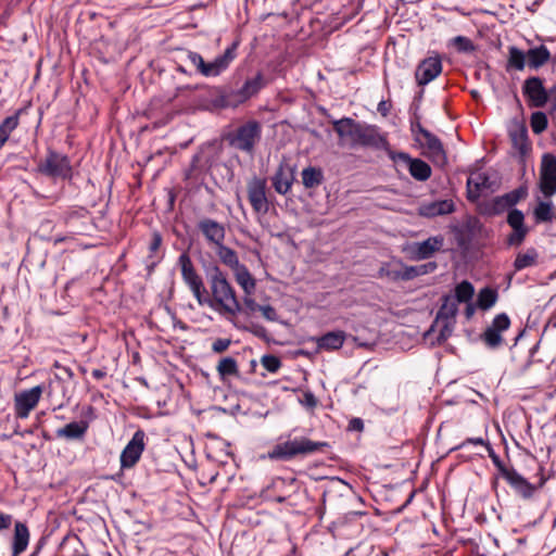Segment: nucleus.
Listing matches in <instances>:
<instances>
[{
	"mask_svg": "<svg viewBox=\"0 0 556 556\" xmlns=\"http://www.w3.org/2000/svg\"><path fill=\"white\" fill-rule=\"evenodd\" d=\"M211 295L206 290L201 294L198 304L208 306L220 315L236 317L243 311L237 292L231 286L225 273L218 266H214L208 276Z\"/></svg>",
	"mask_w": 556,
	"mask_h": 556,
	"instance_id": "obj_1",
	"label": "nucleus"
},
{
	"mask_svg": "<svg viewBox=\"0 0 556 556\" xmlns=\"http://www.w3.org/2000/svg\"><path fill=\"white\" fill-rule=\"evenodd\" d=\"M539 191L541 195L536 197L538 205L534 208L535 222H548L553 217L552 201H545L556 192V156L546 153L542 157L539 178Z\"/></svg>",
	"mask_w": 556,
	"mask_h": 556,
	"instance_id": "obj_2",
	"label": "nucleus"
},
{
	"mask_svg": "<svg viewBox=\"0 0 556 556\" xmlns=\"http://www.w3.org/2000/svg\"><path fill=\"white\" fill-rule=\"evenodd\" d=\"M333 129L340 137L341 143L350 147L378 148L384 141L375 127L359 124L350 117L334 121Z\"/></svg>",
	"mask_w": 556,
	"mask_h": 556,
	"instance_id": "obj_3",
	"label": "nucleus"
},
{
	"mask_svg": "<svg viewBox=\"0 0 556 556\" xmlns=\"http://www.w3.org/2000/svg\"><path fill=\"white\" fill-rule=\"evenodd\" d=\"M328 446L326 442H316L306 437L289 439L276 444L267 454L271 460H291L315 454Z\"/></svg>",
	"mask_w": 556,
	"mask_h": 556,
	"instance_id": "obj_4",
	"label": "nucleus"
},
{
	"mask_svg": "<svg viewBox=\"0 0 556 556\" xmlns=\"http://www.w3.org/2000/svg\"><path fill=\"white\" fill-rule=\"evenodd\" d=\"M549 58L551 53L543 45L530 48L526 52L511 46L508 48L507 68L522 71L526 66H529L530 68L536 70L544 65Z\"/></svg>",
	"mask_w": 556,
	"mask_h": 556,
	"instance_id": "obj_5",
	"label": "nucleus"
},
{
	"mask_svg": "<svg viewBox=\"0 0 556 556\" xmlns=\"http://www.w3.org/2000/svg\"><path fill=\"white\" fill-rule=\"evenodd\" d=\"M262 137V125L255 119L248 121L228 135L231 147L245 153H253Z\"/></svg>",
	"mask_w": 556,
	"mask_h": 556,
	"instance_id": "obj_6",
	"label": "nucleus"
},
{
	"mask_svg": "<svg viewBox=\"0 0 556 556\" xmlns=\"http://www.w3.org/2000/svg\"><path fill=\"white\" fill-rule=\"evenodd\" d=\"M37 170L46 176L66 179L72 176V166L66 155L49 150L38 163Z\"/></svg>",
	"mask_w": 556,
	"mask_h": 556,
	"instance_id": "obj_7",
	"label": "nucleus"
},
{
	"mask_svg": "<svg viewBox=\"0 0 556 556\" xmlns=\"http://www.w3.org/2000/svg\"><path fill=\"white\" fill-rule=\"evenodd\" d=\"M178 265L180 267L184 282L188 286L195 300H200L201 294L204 292L205 286L188 253L180 254L178 257Z\"/></svg>",
	"mask_w": 556,
	"mask_h": 556,
	"instance_id": "obj_8",
	"label": "nucleus"
},
{
	"mask_svg": "<svg viewBox=\"0 0 556 556\" xmlns=\"http://www.w3.org/2000/svg\"><path fill=\"white\" fill-rule=\"evenodd\" d=\"M248 198L253 211L256 214L265 215L269 210V202L266 195L267 182L264 178L253 177L248 182Z\"/></svg>",
	"mask_w": 556,
	"mask_h": 556,
	"instance_id": "obj_9",
	"label": "nucleus"
},
{
	"mask_svg": "<svg viewBox=\"0 0 556 556\" xmlns=\"http://www.w3.org/2000/svg\"><path fill=\"white\" fill-rule=\"evenodd\" d=\"M443 236H433L421 242H413L405 248L412 260L420 261L431 257L443 247Z\"/></svg>",
	"mask_w": 556,
	"mask_h": 556,
	"instance_id": "obj_10",
	"label": "nucleus"
},
{
	"mask_svg": "<svg viewBox=\"0 0 556 556\" xmlns=\"http://www.w3.org/2000/svg\"><path fill=\"white\" fill-rule=\"evenodd\" d=\"M144 432L138 430L134 433L131 440L127 443L121 454L122 469L132 468L141 457L144 451Z\"/></svg>",
	"mask_w": 556,
	"mask_h": 556,
	"instance_id": "obj_11",
	"label": "nucleus"
},
{
	"mask_svg": "<svg viewBox=\"0 0 556 556\" xmlns=\"http://www.w3.org/2000/svg\"><path fill=\"white\" fill-rule=\"evenodd\" d=\"M416 141H418L426 150V154L432 160V162L439 165H444L446 163V154L443 144L437 136L427 129H421V138L417 136Z\"/></svg>",
	"mask_w": 556,
	"mask_h": 556,
	"instance_id": "obj_12",
	"label": "nucleus"
},
{
	"mask_svg": "<svg viewBox=\"0 0 556 556\" xmlns=\"http://www.w3.org/2000/svg\"><path fill=\"white\" fill-rule=\"evenodd\" d=\"M43 388L36 386L29 390L22 391L15 395V413L20 418H27L29 413L37 406Z\"/></svg>",
	"mask_w": 556,
	"mask_h": 556,
	"instance_id": "obj_13",
	"label": "nucleus"
},
{
	"mask_svg": "<svg viewBox=\"0 0 556 556\" xmlns=\"http://www.w3.org/2000/svg\"><path fill=\"white\" fill-rule=\"evenodd\" d=\"M236 49L237 43H232L222 55L215 58L212 62L204 61V65L201 68L200 74L205 77H215L222 74L235 60Z\"/></svg>",
	"mask_w": 556,
	"mask_h": 556,
	"instance_id": "obj_14",
	"label": "nucleus"
},
{
	"mask_svg": "<svg viewBox=\"0 0 556 556\" xmlns=\"http://www.w3.org/2000/svg\"><path fill=\"white\" fill-rule=\"evenodd\" d=\"M442 72V63L438 56H430L419 63L415 78L419 86H425L437 78Z\"/></svg>",
	"mask_w": 556,
	"mask_h": 556,
	"instance_id": "obj_15",
	"label": "nucleus"
},
{
	"mask_svg": "<svg viewBox=\"0 0 556 556\" xmlns=\"http://www.w3.org/2000/svg\"><path fill=\"white\" fill-rule=\"evenodd\" d=\"M522 91L531 106L541 108L547 102V92L539 77L526 79Z\"/></svg>",
	"mask_w": 556,
	"mask_h": 556,
	"instance_id": "obj_16",
	"label": "nucleus"
},
{
	"mask_svg": "<svg viewBox=\"0 0 556 556\" xmlns=\"http://www.w3.org/2000/svg\"><path fill=\"white\" fill-rule=\"evenodd\" d=\"M510 320L506 314H498L494 317L492 325L486 328L483 333V340L490 348L501 345L503 338L502 332L509 328Z\"/></svg>",
	"mask_w": 556,
	"mask_h": 556,
	"instance_id": "obj_17",
	"label": "nucleus"
},
{
	"mask_svg": "<svg viewBox=\"0 0 556 556\" xmlns=\"http://www.w3.org/2000/svg\"><path fill=\"white\" fill-rule=\"evenodd\" d=\"M198 228L206 241L215 248L224 243L226 230L223 224L211 218H204L198 223Z\"/></svg>",
	"mask_w": 556,
	"mask_h": 556,
	"instance_id": "obj_18",
	"label": "nucleus"
},
{
	"mask_svg": "<svg viewBox=\"0 0 556 556\" xmlns=\"http://www.w3.org/2000/svg\"><path fill=\"white\" fill-rule=\"evenodd\" d=\"M525 216L519 210H511L507 216V223L513 228V232L508 237L510 245H519L526 238L528 228L523 225Z\"/></svg>",
	"mask_w": 556,
	"mask_h": 556,
	"instance_id": "obj_19",
	"label": "nucleus"
},
{
	"mask_svg": "<svg viewBox=\"0 0 556 556\" xmlns=\"http://www.w3.org/2000/svg\"><path fill=\"white\" fill-rule=\"evenodd\" d=\"M455 210L452 200H439L433 202L422 203L418 207V214L422 217L432 218L437 216L447 215Z\"/></svg>",
	"mask_w": 556,
	"mask_h": 556,
	"instance_id": "obj_20",
	"label": "nucleus"
},
{
	"mask_svg": "<svg viewBox=\"0 0 556 556\" xmlns=\"http://www.w3.org/2000/svg\"><path fill=\"white\" fill-rule=\"evenodd\" d=\"M30 540V532L25 522L15 521L12 538V556H18L27 549Z\"/></svg>",
	"mask_w": 556,
	"mask_h": 556,
	"instance_id": "obj_21",
	"label": "nucleus"
},
{
	"mask_svg": "<svg viewBox=\"0 0 556 556\" xmlns=\"http://www.w3.org/2000/svg\"><path fill=\"white\" fill-rule=\"evenodd\" d=\"M399 157L408 165L409 174L419 181H425L431 176V167L420 159H412L406 153H400Z\"/></svg>",
	"mask_w": 556,
	"mask_h": 556,
	"instance_id": "obj_22",
	"label": "nucleus"
},
{
	"mask_svg": "<svg viewBox=\"0 0 556 556\" xmlns=\"http://www.w3.org/2000/svg\"><path fill=\"white\" fill-rule=\"evenodd\" d=\"M293 175L288 166L281 164L271 178L273 187L279 194H287L292 186Z\"/></svg>",
	"mask_w": 556,
	"mask_h": 556,
	"instance_id": "obj_23",
	"label": "nucleus"
},
{
	"mask_svg": "<svg viewBox=\"0 0 556 556\" xmlns=\"http://www.w3.org/2000/svg\"><path fill=\"white\" fill-rule=\"evenodd\" d=\"M491 188L489 177L483 173H473L467 180L468 198L475 200Z\"/></svg>",
	"mask_w": 556,
	"mask_h": 556,
	"instance_id": "obj_24",
	"label": "nucleus"
},
{
	"mask_svg": "<svg viewBox=\"0 0 556 556\" xmlns=\"http://www.w3.org/2000/svg\"><path fill=\"white\" fill-rule=\"evenodd\" d=\"M503 476L508 483L522 496L528 497L532 494V485L513 469H503Z\"/></svg>",
	"mask_w": 556,
	"mask_h": 556,
	"instance_id": "obj_25",
	"label": "nucleus"
},
{
	"mask_svg": "<svg viewBox=\"0 0 556 556\" xmlns=\"http://www.w3.org/2000/svg\"><path fill=\"white\" fill-rule=\"evenodd\" d=\"M236 282L242 289L243 293H254L256 289V280L249 271L245 265H240L232 270Z\"/></svg>",
	"mask_w": 556,
	"mask_h": 556,
	"instance_id": "obj_26",
	"label": "nucleus"
},
{
	"mask_svg": "<svg viewBox=\"0 0 556 556\" xmlns=\"http://www.w3.org/2000/svg\"><path fill=\"white\" fill-rule=\"evenodd\" d=\"M87 421H73L56 430L58 438H64L67 440L81 439L88 430Z\"/></svg>",
	"mask_w": 556,
	"mask_h": 556,
	"instance_id": "obj_27",
	"label": "nucleus"
},
{
	"mask_svg": "<svg viewBox=\"0 0 556 556\" xmlns=\"http://www.w3.org/2000/svg\"><path fill=\"white\" fill-rule=\"evenodd\" d=\"M433 269L435 264H426L421 266H403L401 270H392L388 275L392 279L410 280L417 276L428 273V268Z\"/></svg>",
	"mask_w": 556,
	"mask_h": 556,
	"instance_id": "obj_28",
	"label": "nucleus"
},
{
	"mask_svg": "<svg viewBox=\"0 0 556 556\" xmlns=\"http://www.w3.org/2000/svg\"><path fill=\"white\" fill-rule=\"evenodd\" d=\"M511 207V204L506 194L496 197L481 206V213L489 216L502 214L504 211Z\"/></svg>",
	"mask_w": 556,
	"mask_h": 556,
	"instance_id": "obj_29",
	"label": "nucleus"
},
{
	"mask_svg": "<svg viewBox=\"0 0 556 556\" xmlns=\"http://www.w3.org/2000/svg\"><path fill=\"white\" fill-rule=\"evenodd\" d=\"M345 341V334L343 331H331L317 340V345L319 349L325 350H338L340 349Z\"/></svg>",
	"mask_w": 556,
	"mask_h": 556,
	"instance_id": "obj_30",
	"label": "nucleus"
},
{
	"mask_svg": "<svg viewBox=\"0 0 556 556\" xmlns=\"http://www.w3.org/2000/svg\"><path fill=\"white\" fill-rule=\"evenodd\" d=\"M458 312V302L453 295H444L443 303L438 312L437 321L453 320Z\"/></svg>",
	"mask_w": 556,
	"mask_h": 556,
	"instance_id": "obj_31",
	"label": "nucleus"
},
{
	"mask_svg": "<svg viewBox=\"0 0 556 556\" xmlns=\"http://www.w3.org/2000/svg\"><path fill=\"white\" fill-rule=\"evenodd\" d=\"M216 249V254L219 261L231 270L236 269L240 265H242L239 261L238 254L231 248L225 245L224 243L218 245Z\"/></svg>",
	"mask_w": 556,
	"mask_h": 556,
	"instance_id": "obj_32",
	"label": "nucleus"
},
{
	"mask_svg": "<svg viewBox=\"0 0 556 556\" xmlns=\"http://www.w3.org/2000/svg\"><path fill=\"white\" fill-rule=\"evenodd\" d=\"M247 101L245 96L241 89L229 90L222 93L217 100V103L222 108H237Z\"/></svg>",
	"mask_w": 556,
	"mask_h": 556,
	"instance_id": "obj_33",
	"label": "nucleus"
},
{
	"mask_svg": "<svg viewBox=\"0 0 556 556\" xmlns=\"http://www.w3.org/2000/svg\"><path fill=\"white\" fill-rule=\"evenodd\" d=\"M220 380L225 381L230 376H239L238 363L233 357H223L216 367Z\"/></svg>",
	"mask_w": 556,
	"mask_h": 556,
	"instance_id": "obj_34",
	"label": "nucleus"
},
{
	"mask_svg": "<svg viewBox=\"0 0 556 556\" xmlns=\"http://www.w3.org/2000/svg\"><path fill=\"white\" fill-rule=\"evenodd\" d=\"M302 182L305 188L311 189L319 186L323 182V170L317 167H306L301 173Z\"/></svg>",
	"mask_w": 556,
	"mask_h": 556,
	"instance_id": "obj_35",
	"label": "nucleus"
},
{
	"mask_svg": "<svg viewBox=\"0 0 556 556\" xmlns=\"http://www.w3.org/2000/svg\"><path fill=\"white\" fill-rule=\"evenodd\" d=\"M497 300V292L492 288H483L478 293L477 305L480 309L491 308Z\"/></svg>",
	"mask_w": 556,
	"mask_h": 556,
	"instance_id": "obj_36",
	"label": "nucleus"
},
{
	"mask_svg": "<svg viewBox=\"0 0 556 556\" xmlns=\"http://www.w3.org/2000/svg\"><path fill=\"white\" fill-rule=\"evenodd\" d=\"M536 258L538 253L533 249H530L525 253H518L514 262L515 271H519L535 265Z\"/></svg>",
	"mask_w": 556,
	"mask_h": 556,
	"instance_id": "obj_37",
	"label": "nucleus"
},
{
	"mask_svg": "<svg viewBox=\"0 0 556 556\" xmlns=\"http://www.w3.org/2000/svg\"><path fill=\"white\" fill-rule=\"evenodd\" d=\"M265 86L264 77L258 73L254 78L248 79L240 88L247 100L255 96Z\"/></svg>",
	"mask_w": 556,
	"mask_h": 556,
	"instance_id": "obj_38",
	"label": "nucleus"
},
{
	"mask_svg": "<svg viewBox=\"0 0 556 556\" xmlns=\"http://www.w3.org/2000/svg\"><path fill=\"white\" fill-rule=\"evenodd\" d=\"M475 293V289L469 281H463L455 288V300H457L458 303H468L472 295Z\"/></svg>",
	"mask_w": 556,
	"mask_h": 556,
	"instance_id": "obj_39",
	"label": "nucleus"
},
{
	"mask_svg": "<svg viewBox=\"0 0 556 556\" xmlns=\"http://www.w3.org/2000/svg\"><path fill=\"white\" fill-rule=\"evenodd\" d=\"M18 123H20L18 113L8 116L0 124V137H2L7 141L10 137L11 132L18 126Z\"/></svg>",
	"mask_w": 556,
	"mask_h": 556,
	"instance_id": "obj_40",
	"label": "nucleus"
},
{
	"mask_svg": "<svg viewBox=\"0 0 556 556\" xmlns=\"http://www.w3.org/2000/svg\"><path fill=\"white\" fill-rule=\"evenodd\" d=\"M547 126L546 115L542 112H535L531 116V128L535 134H541Z\"/></svg>",
	"mask_w": 556,
	"mask_h": 556,
	"instance_id": "obj_41",
	"label": "nucleus"
},
{
	"mask_svg": "<svg viewBox=\"0 0 556 556\" xmlns=\"http://www.w3.org/2000/svg\"><path fill=\"white\" fill-rule=\"evenodd\" d=\"M253 295H254V293H243L242 303H241L243 311L241 313L251 315L258 311L261 305H258L256 303Z\"/></svg>",
	"mask_w": 556,
	"mask_h": 556,
	"instance_id": "obj_42",
	"label": "nucleus"
},
{
	"mask_svg": "<svg viewBox=\"0 0 556 556\" xmlns=\"http://www.w3.org/2000/svg\"><path fill=\"white\" fill-rule=\"evenodd\" d=\"M261 363L269 372H277L281 367V361L275 355H264Z\"/></svg>",
	"mask_w": 556,
	"mask_h": 556,
	"instance_id": "obj_43",
	"label": "nucleus"
},
{
	"mask_svg": "<svg viewBox=\"0 0 556 556\" xmlns=\"http://www.w3.org/2000/svg\"><path fill=\"white\" fill-rule=\"evenodd\" d=\"M453 45L459 52H471L475 50L472 41L464 36L453 38Z\"/></svg>",
	"mask_w": 556,
	"mask_h": 556,
	"instance_id": "obj_44",
	"label": "nucleus"
},
{
	"mask_svg": "<svg viewBox=\"0 0 556 556\" xmlns=\"http://www.w3.org/2000/svg\"><path fill=\"white\" fill-rule=\"evenodd\" d=\"M511 206L518 203L521 199L527 197V189L525 187H520L511 192L506 193Z\"/></svg>",
	"mask_w": 556,
	"mask_h": 556,
	"instance_id": "obj_45",
	"label": "nucleus"
},
{
	"mask_svg": "<svg viewBox=\"0 0 556 556\" xmlns=\"http://www.w3.org/2000/svg\"><path fill=\"white\" fill-rule=\"evenodd\" d=\"M187 58H188L189 62L193 66H195L197 71L200 73L201 68L204 65V60L201 56V54H199L198 52L189 51L188 54H187Z\"/></svg>",
	"mask_w": 556,
	"mask_h": 556,
	"instance_id": "obj_46",
	"label": "nucleus"
},
{
	"mask_svg": "<svg viewBox=\"0 0 556 556\" xmlns=\"http://www.w3.org/2000/svg\"><path fill=\"white\" fill-rule=\"evenodd\" d=\"M258 312L262 313L263 317L267 320L275 321L277 320V313L275 308L270 305H261Z\"/></svg>",
	"mask_w": 556,
	"mask_h": 556,
	"instance_id": "obj_47",
	"label": "nucleus"
},
{
	"mask_svg": "<svg viewBox=\"0 0 556 556\" xmlns=\"http://www.w3.org/2000/svg\"><path fill=\"white\" fill-rule=\"evenodd\" d=\"M231 344V341L229 339H217L212 344V350L215 353H223L225 352Z\"/></svg>",
	"mask_w": 556,
	"mask_h": 556,
	"instance_id": "obj_48",
	"label": "nucleus"
},
{
	"mask_svg": "<svg viewBox=\"0 0 556 556\" xmlns=\"http://www.w3.org/2000/svg\"><path fill=\"white\" fill-rule=\"evenodd\" d=\"M54 367L60 370V372L55 374L56 379H71L73 377V372L71 368L60 365V363L55 362Z\"/></svg>",
	"mask_w": 556,
	"mask_h": 556,
	"instance_id": "obj_49",
	"label": "nucleus"
},
{
	"mask_svg": "<svg viewBox=\"0 0 556 556\" xmlns=\"http://www.w3.org/2000/svg\"><path fill=\"white\" fill-rule=\"evenodd\" d=\"M12 522V515L0 511V531L9 529Z\"/></svg>",
	"mask_w": 556,
	"mask_h": 556,
	"instance_id": "obj_50",
	"label": "nucleus"
},
{
	"mask_svg": "<svg viewBox=\"0 0 556 556\" xmlns=\"http://www.w3.org/2000/svg\"><path fill=\"white\" fill-rule=\"evenodd\" d=\"M444 323L443 328L440 332L439 340L444 341L452 332V320H442Z\"/></svg>",
	"mask_w": 556,
	"mask_h": 556,
	"instance_id": "obj_51",
	"label": "nucleus"
},
{
	"mask_svg": "<svg viewBox=\"0 0 556 556\" xmlns=\"http://www.w3.org/2000/svg\"><path fill=\"white\" fill-rule=\"evenodd\" d=\"M486 450H488L489 456L493 460L494 465L503 472V469H506V468L503 466L500 457L494 453V451L490 444H486Z\"/></svg>",
	"mask_w": 556,
	"mask_h": 556,
	"instance_id": "obj_52",
	"label": "nucleus"
},
{
	"mask_svg": "<svg viewBox=\"0 0 556 556\" xmlns=\"http://www.w3.org/2000/svg\"><path fill=\"white\" fill-rule=\"evenodd\" d=\"M364 422L361 418H353L349 422V430L351 431H363Z\"/></svg>",
	"mask_w": 556,
	"mask_h": 556,
	"instance_id": "obj_53",
	"label": "nucleus"
},
{
	"mask_svg": "<svg viewBox=\"0 0 556 556\" xmlns=\"http://www.w3.org/2000/svg\"><path fill=\"white\" fill-rule=\"evenodd\" d=\"M161 242H162V238H161V236H160V235H157V233H154L153 239H152V242H151V244H150V250H151L152 252L156 251V250L160 248Z\"/></svg>",
	"mask_w": 556,
	"mask_h": 556,
	"instance_id": "obj_54",
	"label": "nucleus"
},
{
	"mask_svg": "<svg viewBox=\"0 0 556 556\" xmlns=\"http://www.w3.org/2000/svg\"><path fill=\"white\" fill-rule=\"evenodd\" d=\"M421 129H425L419 122L412 123V131L415 135V139L417 140V136L421 138Z\"/></svg>",
	"mask_w": 556,
	"mask_h": 556,
	"instance_id": "obj_55",
	"label": "nucleus"
},
{
	"mask_svg": "<svg viewBox=\"0 0 556 556\" xmlns=\"http://www.w3.org/2000/svg\"><path fill=\"white\" fill-rule=\"evenodd\" d=\"M92 377L100 380V379H103L105 376H106V372L105 370L103 369H93L92 372H91Z\"/></svg>",
	"mask_w": 556,
	"mask_h": 556,
	"instance_id": "obj_56",
	"label": "nucleus"
},
{
	"mask_svg": "<svg viewBox=\"0 0 556 556\" xmlns=\"http://www.w3.org/2000/svg\"><path fill=\"white\" fill-rule=\"evenodd\" d=\"M466 443H471L475 445H484L486 447L488 442H485L482 438L468 439Z\"/></svg>",
	"mask_w": 556,
	"mask_h": 556,
	"instance_id": "obj_57",
	"label": "nucleus"
},
{
	"mask_svg": "<svg viewBox=\"0 0 556 556\" xmlns=\"http://www.w3.org/2000/svg\"><path fill=\"white\" fill-rule=\"evenodd\" d=\"M465 314H466V317L467 318H471V316L475 314V307L471 303L468 302L467 306H466V309H465Z\"/></svg>",
	"mask_w": 556,
	"mask_h": 556,
	"instance_id": "obj_58",
	"label": "nucleus"
},
{
	"mask_svg": "<svg viewBox=\"0 0 556 556\" xmlns=\"http://www.w3.org/2000/svg\"><path fill=\"white\" fill-rule=\"evenodd\" d=\"M378 111L382 113V115H387L388 114V108H387V103L384 101H381L379 104H378Z\"/></svg>",
	"mask_w": 556,
	"mask_h": 556,
	"instance_id": "obj_59",
	"label": "nucleus"
},
{
	"mask_svg": "<svg viewBox=\"0 0 556 556\" xmlns=\"http://www.w3.org/2000/svg\"><path fill=\"white\" fill-rule=\"evenodd\" d=\"M5 142H7V141H5L2 137H0V149L2 148V146H3Z\"/></svg>",
	"mask_w": 556,
	"mask_h": 556,
	"instance_id": "obj_60",
	"label": "nucleus"
},
{
	"mask_svg": "<svg viewBox=\"0 0 556 556\" xmlns=\"http://www.w3.org/2000/svg\"><path fill=\"white\" fill-rule=\"evenodd\" d=\"M178 71H180L181 73L186 72L181 66L178 67Z\"/></svg>",
	"mask_w": 556,
	"mask_h": 556,
	"instance_id": "obj_61",
	"label": "nucleus"
},
{
	"mask_svg": "<svg viewBox=\"0 0 556 556\" xmlns=\"http://www.w3.org/2000/svg\"><path fill=\"white\" fill-rule=\"evenodd\" d=\"M31 556H35V554H33Z\"/></svg>",
	"mask_w": 556,
	"mask_h": 556,
	"instance_id": "obj_62",
	"label": "nucleus"
}]
</instances>
